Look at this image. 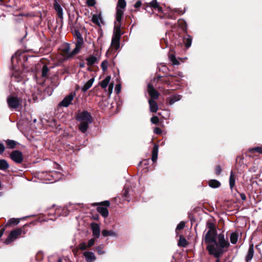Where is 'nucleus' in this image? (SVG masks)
I'll return each mask as SVG.
<instances>
[{
    "instance_id": "52",
    "label": "nucleus",
    "mask_w": 262,
    "mask_h": 262,
    "mask_svg": "<svg viewBox=\"0 0 262 262\" xmlns=\"http://www.w3.org/2000/svg\"><path fill=\"white\" fill-rule=\"evenodd\" d=\"M154 132L157 135H160L162 133V130L159 127H156L154 129Z\"/></svg>"
},
{
    "instance_id": "60",
    "label": "nucleus",
    "mask_w": 262,
    "mask_h": 262,
    "mask_svg": "<svg viewBox=\"0 0 262 262\" xmlns=\"http://www.w3.org/2000/svg\"><path fill=\"white\" fill-rule=\"evenodd\" d=\"M163 83H166V84H169V82L168 81H167L166 80H164L163 81Z\"/></svg>"
},
{
    "instance_id": "17",
    "label": "nucleus",
    "mask_w": 262,
    "mask_h": 262,
    "mask_svg": "<svg viewBox=\"0 0 262 262\" xmlns=\"http://www.w3.org/2000/svg\"><path fill=\"white\" fill-rule=\"evenodd\" d=\"M93 235L96 238H98L100 236V227L98 224L93 223L91 225Z\"/></svg>"
},
{
    "instance_id": "49",
    "label": "nucleus",
    "mask_w": 262,
    "mask_h": 262,
    "mask_svg": "<svg viewBox=\"0 0 262 262\" xmlns=\"http://www.w3.org/2000/svg\"><path fill=\"white\" fill-rule=\"evenodd\" d=\"M86 4L89 7H93L96 4L95 0H87Z\"/></svg>"
},
{
    "instance_id": "28",
    "label": "nucleus",
    "mask_w": 262,
    "mask_h": 262,
    "mask_svg": "<svg viewBox=\"0 0 262 262\" xmlns=\"http://www.w3.org/2000/svg\"><path fill=\"white\" fill-rule=\"evenodd\" d=\"M253 254H254L253 246V245H251L249 247L248 254L246 257V260L247 261H249L250 260H251V259L252 258V257L253 256Z\"/></svg>"
},
{
    "instance_id": "19",
    "label": "nucleus",
    "mask_w": 262,
    "mask_h": 262,
    "mask_svg": "<svg viewBox=\"0 0 262 262\" xmlns=\"http://www.w3.org/2000/svg\"><path fill=\"white\" fill-rule=\"evenodd\" d=\"M148 102L150 111L154 113L156 112L158 108V105L156 102L152 99H149Z\"/></svg>"
},
{
    "instance_id": "21",
    "label": "nucleus",
    "mask_w": 262,
    "mask_h": 262,
    "mask_svg": "<svg viewBox=\"0 0 262 262\" xmlns=\"http://www.w3.org/2000/svg\"><path fill=\"white\" fill-rule=\"evenodd\" d=\"M98 212L104 217H106L108 215V211L106 207L99 206L97 207Z\"/></svg>"
},
{
    "instance_id": "46",
    "label": "nucleus",
    "mask_w": 262,
    "mask_h": 262,
    "mask_svg": "<svg viewBox=\"0 0 262 262\" xmlns=\"http://www.w3.org/2000/svg\"><path fill=\"white\" fill-rule=\"evenodd\" d=\"M169 58L172 61L173 64L176 65L179 63V61L177 60L176 57L173 55H170Z\"/></svg>"
},
{
    "instance_id": "53",
    "label": "nucleus",
    "mask_w": 262,
    "mask_h": 262,
    "mask_svg": "<svg viewBox=\"0 0 262 262\" xmlns=\"http://www.w3.org/2000/svg\"><path fill=\"white\" fill-rule=\"evenodd\" d=\"M121 90V85L118 84L116 86L115 91H116L117 94H119Z\"/></svg>"
},
{
    "instance_id": "13",
    "label": "nucleus",
    "mask_w": 262,
    "mask_h": 262,
    "mask_svg": "<svg viewBox=\"0 0 262 262\" xmlns=\"http://www.w3.org/2000/svg\"><path fill=\"white\" fill-rule=\"evenodd\" d=\"M75 95V93L70 94L62 100V101L60 103V105L64 107L68 106L73 100Z\"/></svg>"
},
{
    "instance_id": "1",
    "label": "nucleus",
    "mask_w": 262,
    "mask_h": 262,
    "mask_svg": "<svg viewBox=\"0 0 262 262\" xmlns=\"http://www.w3.org/2000/svg\"><path fill=\"white\" fill-rule=\"evenodd\" d=\"M217 235L216 231H207L204 238L205 244L207 245L206 249L210 255H213L215 258H219V255L222 253L219 248L215 249L214 244Z\"/></svg>"
},
{
    "instance_id": "5",
    "label": "nucleus",
    "mask_w": 262,
    "mask_h": 262,
    "mask_svg": "<svg viewBox=\"0 0 262 262\" xmlns=\"http://www.w3.org/2000/svg\"><path fill=\"white\" fill-rule=\"evenodd\" d=\"M61 51L65 58H68L73 56L78 53H74V50L70 51V46L69 43H63L61 47Z\"/></svg>"
},
{
    "instance_id": "20",
    "label": "nucleus",
    "mask_w": 262,
    "mask_h": 262,
    "mask_svg": "<svg viewBox=\"0 0 262 262\" xmlns=\"http://www.w3.org/2000/svg\"><path fill=\"white\" fill-rule=\"evenodd\" d=\"M94 78H92L90 79L88 81H87L84 85L82 87L81 90L82 91L85 92L87 91L92 85L94 81Z\"/></svg>"
},
{
    "instance_id": "2",
    "label": "nucleus",
    "mask_w": 262,
    "mask_h": 262,
    "mask_svg": "<svg viewBox=\"0 0 262 262\" xmlns=\"http://www.w3.org/2000/svg\"><path fill=\"white\" fill-rule=\"evenodd\" d=\"M217 242L216 241L214 245H215V249L219 248L222 252L219 255V258L223 254V249L228 248L230 246V244L228 239H225L224 234L222 233L217 235Z\"/></svg>"
},
{
    "instance_id": "37",
    "label": "nucleus",
    "mask_w": 262,
    "mask_h": 262,
    "mask_svg": "<svg viewBox=\"0 0 262 262\" xmlns=\"http://www.w3.org/2000/svg\"><path fill=\"white\" fill-rule=\"evenodd\" d=\"M118 7L119 9H124L126 7V2L125 0H118Z\"/></svg>"
},
{
    "instance_id": "33",
    "label": "nucleus",
    "mask_w": 262,
    "mask_h": 262,
    "mask_svg": "<svg viewBox=\"0 0 262 262\" xmlns=\"http://www.w3.org/2000/svg\"><path fill=\"white\" fill-rule=\"evenodd\" d=\"M124 12L122 10V9H120L119 8H117V13H116V20L118 21H120L122 16L123 15Z\"/></svg>"
},
{
    "instance_id": "27",
    "label": "nucleus",
    "mask_w": 262,
    "mask_h": 262,
    "mask_svg": "<svg viewBox=\"0 0 262 262\" xmlns=\"http://www.w3.org/2000/svg\"><path fill=\"white\" fill-rule=\"evenodd\" d=\"M209 186L210 187L216 188L221 186V183L216 180H211L208 182Z\"/></svg>"
},
{
    "instance_id": "39",
    "label": "nucleus",
    "mask_w": 262,
    "mask_h": 262,
    "mask_svg": "<svg viewBox=\"0 0 262 262\" xmlns=\"http://www.w3.org/2000/svg\"><path fill=\"white\" fill-rule=\"evenodd\" d=\"M168 42L167 39L165 38H162L161 40V46L162 48L164 49L168 47Z\"/></svg>"
},
{
    "instance_id": "36",
    "label": "nucleus",
    "mask_w": 262,
    "mask_h": 262,
    "mask_svg": "<svg viewBox=\"0 0 262 262\" xmlns=\"http://www.w3.org/2000/svg\"><path fill=\"white\" fill-rule=\"evenodd\" d=\"M19 223V220L18 219L12 218V219H10L8 221V222L7 223V225H16Z\"/></svg>"
},
{
    "instance_id": "63",
    "label": "nucleus",
    "mask_w": 262,
    "mask_h": 262,
    "mask_svg": "<svg viewBox=\"0 0 262 262\" xmlns=\"http://www.w3.org/2000/svg\"><path fill=\"white\" fill-rule=\"evenodd\" d=\"M3 234V231L1 230V236H2Z\"/></svg>"
},
{
    "instance_id": "62",
    "label": "nucleus",
    "mask_w": 262,
    "mask_h": 262,
    "mask_svg": "<svg viewBox=\"0 0 262 262\" xmlns=\"http://www.w3.org/2000/svg\"><path fill=\"white\" fill-rule=\"evenodd\" d=\"M58 262H62L61 259H59Z\"/></svg>"
},
{
    "instance_id": "31",
    "label": "nucleus",
    "mask_w": 262,
    "mask_h": 262,
    "mask_svg": "<svg viewBox=\"0 0 262 262\" xmlns=\"http://www.w3.org/2000/svg\"><path fill=\"white\" fill-rule=\"evenodd\" d=\"M178 245L179 246L185 247L188 245V242L184 237H183L182 235H180Z\"/></svg>"
},
{
    "instance_id": "3",
    "label": "nucleus",
    "mask_w": 262,
    "mask_h": 262,
    "mask_svg": "<svg viewBox=\"0 0 262 262\" xmlns=\"http://www.w3.org/2000/svg\"><path fill=\"white\" fill-rule=\"evenodd\" d=\"M23 233L25 234V232L23 231L22 228H18L13 230L10 232L8 237L4 242V243L6 245H9L12 243L16 239L21 237Z\"/></svg>"
},
{
    "instance_id": "32",
    "label": "nucleus",
    "mask_w": 262,
    "mask_h": 262,
    "mask_svg": "<svg viewBox=\"0 0 262 262\" xmlns=\"http://www.w3.org/2000/svg\"><path fill=\"white\" fill-rule=\"evenodd\" d=\"M21 74H22V73L20 71L16 70L13 73L12 76H13V77H14L16 79L17 81H19L21 79Z\"/></svg>"
},
{
    "instance_id": "59",
    "label": "nucleus",
    "mask_w": 262,
    "mask_h": 262,
    "mask_svg": "<svg viewBox=\"0 0 262 262\" xmlns=\"http://www.w3.org/2000/svg\"><path fill=\"white\" fill-rule=\"evenodd\" d=\"M15 59H16V56H13L12 57V63L14 62V60H15Z\"/></svg>"
},
{
    "instance_id": "30",
    "label": "nucleus",
    "mask_w": 262,
    "mask_h": 262,
    "mask_svg": "<svg viewBox=\"0 0 262 262\" xmlns=\"http://www.w3.org/2000/svg\"><path fill=\"white\" fill-rule=\"evenodd\" d=\"M90 123L88 122H81L79 126V130L83 133H84L87 130L89 124Z\"/></svg>"
},
{
    "instance_id": "15",
    "label": "nucleus",
    "mask_w": 262,
    "mask_h": 262,
    "mask_svg": "<svg viewBox=\"0 0 262 262\" xmlns=\"http://www.w3.org/2000/svg\"><path fill=\"white\" fill-rule=\"evenodd\" d=\"M54 8L57 13L58 16L61 19H63V10L60 5L58 4L56 0H54Z\"/></svg>"
},
{
    "instance_id": "44",
    "label": "nucleus",
    "mask_w": 262,
    "mask_h": 262,
    "mask_svg": "<svg viewBox=\"0 0 262 262\" xmlns=\"http://www.w3.org/2000/svg\"><path fill=\"white\" fill-rule=\"evenodd\" d=\"M108 62L106 60L103 61L101 64V67L103 71H105L107 68Z\"/></svg>"
},
{
    "instance_id": "64",
    "label": "nucleus",
    "mask_w": 262,
    "mask_h": 262,
    "mask_svg": "<svg viewBox=\"0 0 262 262\" xmlns=\"http://www.w3.org/2000/svg\"><path fill=\"white\" fill-rule=\"evenodd\" d=\"M170 18H172V19H174L173 17H172V16H169Z\"/></svg>"
},
{
    "instance_id": "29",
    "label": "nucleus",
    "mask_w": 262,
    "mask_h": 262,
    "mask_svg": "<svg viewBox=\"0 0 262 262\" xmlns=\"http://www.w3.org/2000/svg\"><path fill=\"white\" fill-rule=\"evenodd\" d=\"M102 234L104 237L107 236H116L117 235V234L115 231L107 230H103Z\"/></svg>"
},
{
    "instance_id": "34",
    "label": "nucleus",
    "mask_w": 262,
    "mask_h": 262,
    "mask_svg": "<svg viewBox=\"0 0 262 262\" xmlns=\"http://www.w3.org/2000/svg\"><path fill=\"white\" fill-rule=\"evenodd\" d=\"M238 239V235L235 232H233L230 235V242L232 244H235L236 243Z\"/></svg>"
},
{
    "instance_id": "58",
    "label": "nucleus",
    "mask_w": 262,
    "mask_h": 262,
    "mask_svg": "<svg viewBox=\"0 0 262 262\" xmlns=\"http://www.w3.org/2000/svg\"><path fill=\"white\" fill-rule=\"evenodd\" d=\"M241 196L242 200H244L246 199V196L244 194H241Z\"/></svg>"
},
{
    "instance_id": "26",
    "label": "nucleus",
    "mask_w": 262,
    "mask_h": 262,
    "mask_svg": "<svg viewBox=\"0 0 262 262\" xmlns=\"http://www.w3.org/2000/svg\"><path fill=\"white\" fill-rule=\"evenodd\" d=\"M5 143L7 147L10 149L14 148L18 144L16 141L12 140H7Z\"/></svg>"
},
{
    "instance_id": "24",
    "label": "nucleus",
    "mask_w": 262,
    "mask_h": 262,
    "mask_svg": "<svg viewBox=\"0 0 262 262\" xmlns=\"http://www.w3.org/2000/svg\"><path fill=\"white\" fill-rule=\"evenodd\" d=\"M182 39L183 40V42L185 44L186 47L187 48H189L191 45V42H192L191 36L189 35H187L185 37H182Z\"/></svg>"
},
{
    "instance_id": "12",
    "label": "nucleus",
    "mask_w": 262,
    "mask_h": 262,
    "mask_svg": "<svg viewBox=\"0 0 262 262\" xmlns=\"http://www.w3.org/2000/svg\"><path fill=\"white\" fill-rule=\"evenodd\" d=\"M147 91L149 95L150 96L151 99H156L158 98L159 97V93L158 92L154 89V86L150 83H149L147 86Z\"/></svg>"
},
{
    "instance_id": "9",
    "label": "nucleus",
    "mask_w": 262,
    "mask_h": 262,
    "mask_svg": "<svg viewBox=\"0 0 262 262\" xmlns=\"http://www.w3.org/2000/svg\"><path fill=\"white\" fill-rule=\"evenodd\" d=\"M120 34L119 32V30H118L116 32L115 34L114 35L111 43V48L112 50L114 49L115 50H118L120 47Z\"/></svg>"
},
{
    "instance_id": "6",
    "label": "nucleus",
    "mask_w": 262,
    "mask_h": 262,
    "mask_svg": "<svg viewBox=\"0 0 262 262\" xmlns=\"http://www.w3.org/2000/svg\"><path fill=\"white\" fill-rule=\"evenodd\" d=\"M75 35L77 38V41L75 43V48L74 49V53H79L82 49L83 44V40L79 32L76 31Z\"/></svg>"
},
{
    "instance_id": "40",
    "label": "nucleus",
    "mask_w": 262,
    "mask_h": 262,
    "mask_svg": "<svg viewBox=\"0 0 262 262\" xmlns=\"http://www.w3.org/2000/svg\"><path fill=\"white\" fill-rule=\"evenodd\" d=\"M185 227V223L184 222H181L177 226V228H176V232L177 234H178V230H180L182 229H183Z\"/></svg>"
},
{
    "instance_id": "41",
    "label": "nucleus",
    "mask_w": 262,
    "mask_h": 262,
    "mask_svg": "<svg viewBox=\"0 0 262 262\" xmlns=\"http://www.w3.org/2000/svg\"><path fill=\"white\" fill-rule=\"evenodd\" d=\"M88 248V245L84 242L79 244V245L78 246V249L81 250H84Z\"/></svg>"
},
{
    "instance_id": "18",
    "label": "nucleus",
    "mask_w": 262,
    "mask_h": 262,
    "mask_svg": "<svg viewBox=\"0 0 262 262\" xmlns=\"http://www.w3.org/2000/svg\"><path fill=\"white\" fill-rule=\"evenodd\" d=\"M181 98V96L179 95H174L168 97L166 99L167 102L169 104L172 105L176 102L180 100Z\"/></svg>"
},
{
    "instance_id": "45",
    "label": "nucleus",
    "mask_w": 262,
    "mask_h": 262,
    "mask_svg": "<svg viewBox=\"0 0 262 262\" xmlns=\"http://www.w3.org/2000/svg\"><path fill=\"white\" fill-rule=\"evenodd\" d=\"M49 71V69L47 66H43L42 69V76L46 77L47 75L48 72Z\"/></svg>"
},
{
    "instance_id": "51",
    "label": "nucleus",
    "mask_w": 262,
    "mask_h": 262,
    "mask_svg": "<svg viewBox=\"0 0 262 262\" xmlns=\"http://www.w3.org/2000/svg\"><path fill=\"white\" fill-rule=\"evenodd\" d=\"M222 172V168L220 165H217L215 167V173L216 174H220Z\"/></svg>"
},
{
    "instance_id": "10",
    "label": "nucleus",
    "mask_w": 262,
    "mask_h": 262,
    "mask_svg": "<svg viewBox=\"0 0 262 262\" xmlns=\"http://www.w3.org/2000/svg\"><path fill=\"white\" fill-rule=\"evenodd\" d=\"M11 159L16 163H20L24 160V156L21 152L19 150H13L10 154Z\"/></svg>"
},
{
    "instance_id": "50",
    "label": "nucleus",
    "mask_w": 262,
    "mask_h": 262,
    "mask_svg": "<svg viewBox=\"0 0 262 262\" xmlns=\"http://www.w3.org/2000/svg\"><path fill=\"white\" fill-rule=\"evenodd\" d=\"M95 242V240L94 238H91V239H90L87 244L88 247L90 248L92 246H93L94 245Z\"/></svg>"
},
{
    "instance_id": "25",
    "label": "nucleus",
    "mask_w": 262,
    "mask_h": 262,
    "mask_svg": "<svg viewBox=\"0 0 262 262\" xmlns=\"http://www.w3.org/2000/svg\"><path fill=\"white\" fill-rule=\"evenodd\" d=\"M235 180H236V177L234 175L233 172L232 171L230 172V178H229V185L230 189L231 190L233 189L235 186Z\"/></svg>"
},
{
    "instance_id": "23",
    "label": "nucleus",
    "mask_w": 262,
    "mask_h": 262,
    "mask_svg": "<svg viewBox=\"0 0 262 262\" xmlns=\"http://www.w3.org/2000/svg\"><path fill=\"white\" fill-rule=\"evenodd\" d=\"M158 145L157 144H155L152 150V157L151 160L155 162L157 161L158 158Z\"/></svg>"
},
{
    "instance_id": "43",
    "label": "nucleus",
    "mask_w": 262,
    "mask_h": 262,
    "mask_svg": "<svg viewBox=\"0 0 262 262\" xmlns=\"http://www.w3.org/2000/svg\"><path fill=\"white\" fill-rule=\"evenodd\" d=\"M207 228H208V231H216V229L214 226V225L211 223H207Z\"/></svg>"
},
{
    "instance_id": "38",
    "label": "nucleus",
    "mask_w": 262,
    "mask_h": 262,
    "mask_svg": "<svg viewBox=\"0 0 262 262\" xmlns=\"http://www.w3.org/2000/svg\"><path fill=\"white\" fill-rule=\"evenodd\" d=\"M9 167V164L6 161L1 160V170H5Z\"/></svg>"
},
{
    "instance_id": "61",
    "label": "nucleus",
    "mask_w": 262,
    "mask_h": 262,
    "mask_svg": "<svg viewBox=\"0 0 262 262\" xmlns=\"http://www.w3.org/2000/svg\"><path fill=\"white\" fill-rule=\"evenodd\" d=\"M217 258V259H216L215 262H220L219 259V258Z\"/></svg>"
},
{
    "instance_id": "16",
    "label": "nucleus",
    "mask_w": 262,
    "mask_h": 262,
    "mask_svg": "<svg viewBox=\"0 0 262 262\" xmlns=\"http://www.w3.org/2000/svg\"><path fill=\"white\" fill-rule=\"evenodd\" d=\"M83 255L85 257V260L87 262H93L96 259L94 253L92 252L85 251L83 252Z\"/></svg>"
},
{
    "instance_id": "11",
    "label": "nucleus",
    "mask_w": 262,
    "mask_h": 262,
    "mask_svg": "<svg viewBox=\"0 0 262 262\" xmlns=\"http://www.w3.org/2000/svg\"><path fill=\"white\" fill-rule=\"evenodd\" d=\"M61 173L57 171H51L46 174V180L52 183L53 181H56L60 179Z\"/></svg>"
},
{
    "instance_id": "57",
    "label": "nucleus",
    "mask_w": 262,
    "mask_h": 262,
    "mask_svg": "<svg viewBox=\"0 0 262 262\" xmlns=\"http://www.w3.org/2000/svg\"><path fill=\"white\" fill-rule=\"evenodd\" d=\"M5 147L4 145L1 144V153L3 152L5 150Z\"/></svg>"
},
{
    "instance_id": "42",
    "label": "nucleus",
    "mask_w": 262,
    "mask_h": 262,
    "mask_svg": "<svg viewBox=\"0 0 262 262\" xmlns=\"http://www.w3.org/2000/svg\"><path fill=\"white\" fill-rule=\"evenodd\" d=\"M249 151L253 152L254 151H256L258 153L262 154V147H257L255 148H252L249 149Z\"/></svg>"
},
{
    "instance_id": "48",
    "label": "nucleus",
    "mask_w": 262,
    "mask_h": 262,
    "mask_svg": "<svg viewBox=\"0 0 262 262\" xmlns=\"http://www.w3.org/2000/svg\"><path fill=\"white\" fill-rule=\"evenodd\" d=\"M96 250L97 251L98 253L100 255L103 254L105 252L103 250V248L102 247L98 246L96 248Z\"/></svg>"
},
{
    "instance_id": "56",
    "label": "nucleus",
    "mask_w": 262,
    "mask_h": 262,
    "mask_svg": "<svg viewBox=\"0 0 262 262\" xmlns=\"http://www.w3.org/2000/svg\"><path fill=\"white\" fill-rule=\"evenodd\" d=\"M102 203L105 206H108L110 205V202L108 201H104Z\"/></svg>"
},
{
    "instance_id": "8",
    "label": "nucleus",
    "mask_w": 262,
    "mask_h": 262,
    "mask_svg": "<svg viewBox=\"0 0 262 262\" xmlns=\"http://www.w3.org/2000/svg\"><path fill=\"white\" fill-rule=\"evenodd\" d=\"M111 76H107L106 77V78L103 80L100 85L101 86L102 89H105L107 86H108V92L110 95H111L113 92V90L114 88V83H110L111 80Z\"/></svg>"
},
{
    "instance_id": "4",
    "label": "nucleus",
    "mask_w": 262,
    "mask_h": 262,
    "mask_svg": "<svg viewBox=\"0 0 262 262\" xmlns=\"http://www.w3.org/2000/svg\"><path fill=\"white\" fill-rule=\"evenodd\" d=\"M22 99L15 96H10L7 102L10 108L16 110L21 105Z\"/></svg>"
},
{
    "instance_id": "47",
    "label": "nucleus",
    "mask_w": 262,
    "mask_h": 262,
    "mask_svg": "<svg viewBox=\"0 0 262 262\" xmlns=\"http://www.w3.org/2000/svg\"><path fill=\"white\" fill-rule=\"evenodd\" d=\"M151 122L155 124H157L159 122V118L157 116H154L150 119Z\"/></svg>"
},
{
    "instance_id": "7",
    "label": "nucleus",
    "mask_w": 262,
    "mask_h": 262,
    "mask_svg": "<svg viewBox=\"0 0 262 262\" xmlns=\"http://www.w3.org/2000/svg\"><path fill=\"white\" fill-rule=\"evenodd\" d=\"M77 120L81 122L92 123V119L91 115L86 111H83L78 114Z\"/></svg>"
},
{
    "instance_id": "14",
    "label": "nucleus",
    "mask_w": 262,
    "mask_h": 262,
    "mask_svg": "<svg viewBox=\"0 0 262 262\" xmlns=\"http://www.w3.org/2000/svg\"><path fill=\"white\" fill-rule=\"evenodd\" d=\"M152 8L153 10L157 11L159 13H161L163 12L162 8L160 6L157 0H153L149 3V6L147 7L146 9L148 8Z\"/></svg>"
},
{
    "instance_id": "35",
    "label": "nucleus",
    "mask_w": 262,
    "mask_h": 262,
    "mask_svg": "<svg viewBox=\"0 0 262 262\" xmlns=\"http://www.w3.org/2000/svg\"><path fill=\"white\" fill-rule=\"evenodd\" d=\"M88 64L90 66L94 64L97 61V58L94 56H91L86 59Z\"/></svg>"
},
{
    "instance_id": "55",
    "label": "nucleus",
    "mask_w": 262,
    "mask_h": 262,
    "mask_svg": "<svg viewBox=\"0 0 262 262\" xmlns=\"http://www.w3.org/2000/svg\"><path fill=\"white\" fill-rule=\"evenodd\" d=\"M128 192V190L125 187L124 189V193H123L124 196L126 197L127 195Z\"/></svg>"
},
{
    "instance_id": "54",
    "label": "nucleus",
    "mask_w": 262,
    "mask_h": 262,
    "mask_svg": "<svg viewBox=\"0 0 262 262\" xmlns=\"http://www.w3.org/2000/svg\"><path fill=\"white\" fill-rule=\"evenodd\" d=\"M141 5H142L141 2L140 1H138L135 4V7L137 8H139L140 7H141Z\"/></svg>"
},
{
    "instance_id": "22",
    "label": "nucleus",
    "mask_w": 262,
    "mask_h": 262,
    "mask_svg": "<svg viewBox=\"0 0 262 262\" xmlns=\"http://www.w3.org/2000/svg\"><path fill=\"white\" fill-rule=\"evenodd\" d=\"M92 21L98 26L100 25L102 22V17L100 14H94L92 17Z\"/></svg>"
}]
</instances>
